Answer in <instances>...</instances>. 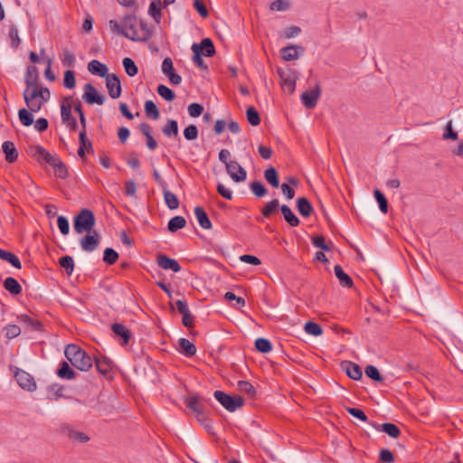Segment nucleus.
<instances>
[{"label": "nucleus", "instance_id": "nucleus-44", "mask_svg": "<svg viewBox=\"0 0 463 463\" xmlns=\"http://www.w3.org/2000/svg\"><path fill=\"white\" fill-rule=\"evenodd\" d=\"M33 111L26 109L24 108L18 110V118L22 125L24 127H30L33 123Z\"/></svg>", "mask_w": 463, "mask_h": 463}, {"label": "nucleus", "instance_id": "nucleus-56", "mask_svg": "<svg viewBox=\"0 0 463 463\" xmlns=\"http://www.w3.org/2000/svg\"><path fill=\"white\" fill-rule=\"evenodd\" d=\"M279 207V202L278 199H273L267 203L266 205L261 209V214L265 218H269L271 214L276 212Z\"/></svg>", "mask_w": 463, "mask_h": 463}, {"label": "nucleus", "instance_id": "nucleus-5", "mask_svg": "<svg viewBox=\"0 0 463 463\" xmlns=\"http://www.w3.org/2000/svg\"><path fill=\"white\" fill-rule=\"evenodd\" d=\"M213 397L220 402V404L228 411L233 412L237 409L241 408L245 400L240 395H231L222 391H214Z\"/></svg>", "mask_w": 463, "mask_h": 463}, {"label": "nucleus", "instance_id": "nucleus-38", "mask_svg": "<svg viewBox=\"0 0 463 463\" xmlns=\"http://www.w3.org/2000/svg\"><path fill=\"white\" fill-rule=\"evenodd\" d=\"M178 122L175 119L169 118L162 128V132L167 137H178Z\"/></svg>", "mask_w": 463, "mask_h": 463}, {"label": "nucleus", "instance_id": "nucleus-15", "mask_svg": "<svg viewBox=\"0 0 463 463\" xmlns=\"http://www.w3.org/2000/svg\"><path fill=\"white\" fill-rule=\"evenodd\" d=\"M156 263L160 268L165 270H172L174 272H179L181 270L179 262L164 253H157Z\"/></svg>", "mask_w": 463, "mask_h": 463}, {"label": "nucleus", "instance_id": "nucleus-25", "mask_svg": "<svg viewBox=\"0 0 463 463\" xmlns=\"http://www.w3.org/2000/svg\"><path fill=\"white\" fill-rule=\"evenodd\" d=\"M298 50L301 51V52H304V48L302 46L288 45L283 47L280 50L281 56L287 61L296 60L299 56Z\"/></svg>", "mask_w": 463, "mask_h": 463}, {"label": "nucleus", "instance_id": "nucleus-47", "mask_svg": "<svg viewBox=\"0 0 463 463\" xmlns=\"http://www.w3.org/2000/svg\"><path fill=\"white\" fill-rule=\"evenodd\" d=\"M156 91L162 99L168 102H171L175 99V93L174 90L164 84H159L157 86Z\"/></svg>", "mask_w": 463, "mask_h": 463}, {"label": "nucleus", "instance_id": "nucleus-16", "mask_svg": "<svg viewBox=\"0 0 463 463\" xmlns=\"http://www.w3.org/2000/svg\"><path fill=\"white\" fill-rule=\"evenodd\" d=\"M369 424L373 427L376 430L386 433L388 436L393 439H397L401 435L400 428L392 422H385L379 424L375 421H370Z\"/></svg>", "mask_w": 463, "mask_h": 463}, {"label": "nucleus", "instance_id": "nucleus-36", "mask_svg": "<svg viewBox=\"0 0 463 463\" xmlns=\"http://www.w3.org/2000/svg\"><path fill=\"white\" fill-rule=\"evenodd\" d=\"M0 259L4 261L8 262L15 269H20L22 268V263L19 258L11 251L0 249Z\"/></svg>", "mask_w": 463, "mask_h": 463}, {"label": "nucleus", "instance_id": "nucleus-59", "mask_svg": "<svg viewBox=\"0 0 463 463\" xmlns=\"http://www.w3.org/2000/svg\"><path fill=\"white\" fill-rule=\"evenodd\" d=\"M345 411H347L348 414H350L351 416L354 417L355 419H357L361 421H364V422L368 421L367 415L364 413V411H362L359 408L345 407Z\"/></svg>", "mask_w": 463, "mask_h": 463}, {"label": "nucleus", "instance_id": "nucleus-60", "mask_svg": "<svg viewBox=\"0 0 463 463\" xmlns=\"http://www.w3.org/2000/svg\"><path fill=\"white\" fill-rule=\"evenodd\" d=\"M54 175L61 179H66L69 176V172L66 165L62 161H59L53 167Z\"/></svg>", "mask_w": 463, "mask_h": 463}, {"label": "nucleus", "instance_id": "nucleus-40", "mask_svg": "<svg viewBox=\"0 0 463 463\" xmlns=\"http://www.w3.org/2000/svg\"><path fill=\"white\" fill-rule=\"evenodd\" d=\"M162 191H163L165 203L167 205V207L170 210L177 209L179 206V200H178L177 196L174 193L170 192L167 189V187H165Z\"/></svg>", "mask_w": 463, "mask_h": 463}, {"label": "nucleus", "instance_id": "nucleus-43", "mask_svg": "<svg viewBox=\"0 0 463 463\" xmlns=\"http://www.w3.org/2000/svg\"><path fill=\"white\" fill-rule=\"evenodd\" d=\"M255 349L261 354H268L272 350L271 342L263 337H259L254 342Z\"/></svg>", "mask_w": 463, "mask_h": 463}, {"label": "nucleus", "instance_id": "nucleus-20", "mask_svg": "<svg viewBox=\"0 0 463 463\" xmlns=\"http://www.w3.org/2000/svg\"><path fill=\"white\" fill-rule=\"evenodd\" d=\"M2 151L7 163L13 164L18 159L19 154L13 141H5L2 144Z\"/></svg>", "mask_w": 463, "mask_h": 463}, {"label": "nucleus", "instance_id": "nucleus-57", "mask_svg": "<svg viewBox=\"0 0 463 463\" xmlns=\"http://www.w3.org/2000/svg\"><path fill=\"white\" fill-rule=\"evenodd\" d=\"M9 37L11 40L10 46L14 50L18 49L21 44V39L18 34V29L14 24H12L9 28Z\"/></svg>", "mask_w": 463, "mask_h": 463}, {"label": "nucleus", "instance_id": "nucleus-48", "mask_svg": "<svg viewBox=\"0 0 463 463\" xmlns=\"http://www.w3.org/2000/svg\"><path fill=\"white\" fill-rule=\"evenodd\" d=\"M365 375L370 378L371 380L377 382V383H383L384 381V378L380 373L377 367L374 365L369 364L364 369Z\"/></svg>", "mask_w": 463, "mask_h": 463}, {"label": "nucleus", "instance_id": "nucleus-29", "mask_svg": "<svg viewBox=\"0 0 463 463\" xmlns=\"http://www.w3.org/2000/svg\"><path fill=\"white\" fill-rule=\"evenodd\" d=\"M194 215L197 219L199 225L204 230H210L212 228V222L210 221L206 212L201 206L194 208Z\"/></svg>", "mask_w": 463, "mask_h": 463}, {"label": "nucleus", "instance_id": "nucleus-30", "mask_svg": "<svg viewBox=\"0 0 463 463\" xmlns=\"http://www.w3.org/2000/svg\"><path fill=\"white\" fill-rule=\"evenodd\" d=\"M297 209L299 214L305 218L309 217L314 211L311 203L306 197L298 198Z\"/></svg>", "mask_w": 463, "mask_h": 463}, {"label": "nucleus", "instance_id": "nucleus-22", "mask_svg": "<svg viewBox=\"0 0 463 463\" xmlns=\"http://www.w3.org/2000/svg\"><path fill=\"white\" fill-rule=\"evenodd\" d=\"M24 82L26 88H32L33 86H38L40 84L39 71L36 66L31 65L27 67Z\"/></svg>", "mask_w": 463, "mask_h": 463}, {"label": "nucleus", "instance_id": "nucleus-11", "mask_svg": "<svg viewBox=\"0 0 463 463\" xmlns=\"http://www.w3.org/2000/svg\"><path fill=\"white\" fill-rule=\"evenodd\" d=\"M321 86L317 82L312 90L303 92L300 99L304 106L308 109H314L321 96Z\"/></svg>", "mask_w": 463, "mask_h": 463}, {"label": "nucleus", "instance_id": "nucleus-2", "mask_svg": "<svg viewBox=\"0 0 463 463\" xmlns=\"http://www.w3.org/2000/svg\"><path fill=\"white\" fill-rule=\"evenodd\" d=\"M64 355L71 365L80 371L87 372L92 367V358L90 355L75 344L66 345Z\"/></svg>", "mask_w": 463, "mask_h": 463}, {"label": "nucleus", "instance_id": "nucleus-24", "mask_svg": "<svg viewBox=\"0 0 463 463\" xmlns=\"http://www.w3.org/2000/svg\"><path fill=\"white\" fill-rule=\"evenodd\" d=\"M88 71L93 74L101 78L109 75L108 67L97 60H92L88 63Z\"/></svg>", "mask_w": 463, "mask_h": 463}, {"label": "nucleus", "instance_id": "nucleus-54", "mask_svg": "<svg viewBox=\"0 0 463 463\" xmlns=\"http://www.w3.org/2000/svg\"><path fill=\"white\" fill-rule=\"evenodd\" d=\"M304 329L307 334L314 336H319L323 334L322 326L313 321H307L304 326Z\"/></svg>", "mask_w": 463, "mask_h": 463}, {"label": "nucleus", "instance_id": "nucleus-1", "mask_svg": "<svg viewBox=\"0 0 463 463\" xmlns=\"http://www.w3.org/2000/svg\"><path fill=\"white\" fill-rule=\"evenodd\" d=\"M125 37L134 42H146L151 37V31L143 21H137L133 14H128L123 21Z\"/></svg>", "mask_w": 463, "mask_h": 463}, {"label": "nucleus", "instance_id": "nucleus-32", "mask_svg": "<svg viewBox=\"0 0 463 463\" xmlns=\"http://www.w3.org/2000/svg\"><path fill=\"white\" fill-rule=\"evenodd\" d=\"M71 99V97H65L61 105V118L64 124H67L75 118L71 115V104L70 103Z\"/></svg>", "mask_w": 463, "mask_h": 463}, {"label": "nucleus", "instance_id": "nucleus-55", "mask_svg": "<svg viewBox=\"0 0 463 463\" xmlns=\"http://www.w3.org/2000/svg\"><path fill=\"white\" fill-rule=\"evenodd\" d=\"M373 195H374L376 202L379 204L380 211L383 213H387L389 205H388V201H387L385 195L378 189H375L373 191Z\"/></svg>", "mask_w": 463, "mask_h": 463}, {"label": "nucleus", "instance_id": "nucleus-9", "mask_svg": "<svg viewBox=\"0 0 463 463\" xmlns=\"http://www.w3.org/2000/svg\"><path fill=\"white\" fill-rule=\"evenodd\" d=\"M14 378L18 385L24 391L33 392L36 390L34 378L27 372L17 368L14 373Z\"/></svg>", "mask_w": 463, "mask_h": 463}, {"label": "nucleus", "instance_id": "nucleus-13", "mask_svg": "<svg viewBox=\"0 0 463 463\" xmlns=\"http://www.w3.org/2000/svg\"><path fill=\"white\" fill-rule=\"evenodd\" d=\"M106 87L108 89L109 95L111 99H118L120 97L122 92L121 83L118 76L115 73H110L106 77Z\"/></svg>", "mask_w": 463, "mask_h": 463}, {"label": "nucleus", "instance_id": "nucleus-31", "mask_svg": "<svg viewBox=\"0 0 463 463\" xmlns=\"http://www.w3.org/2000/svg\"><path fill=\"white\" fill-rule=\"evenodd\" d=\"M139 129L146 138V146L148 147V149L155 150L157 147V142L151 134V127L149 126V124L146 122L141 123L139 125Z\"/></svg>", "mask_w": 463, "mask_h": 463}, {"label": "nucleus", "instance_id": "nucleus-50", "mask_svg": "<svg viewBox=\"0 0 463 463\" xmlns=\"http://www.w3.org/2000/svg\"><path fill=\"white\" fill-rule=\"evenodd\" d=\"M122 64H123V67H124V70L126 71V73L130 76V77H134L137 74L138 72V68L137 66L136 65L135 61L129 58V57H125L122 61Z\"/></svg>", "mask_w": 463, "mask_h": 463}, {"label": "nucleus", "instance_id": "nucleus-8", "mask_svg": "<svg viewBox=\"0 0 463 463\" xmlns=\"http://www.w3.org/2000/svg\"><path fill=\"white\" fill-rule=\"evenodd\" d=\"M99 243L100 235L96 230L88 232L80 241L81 250L86 252L94 251L99 247Z\"/></svg>", "mask_w": 463, "mask_h": 463}, {"label": "nucleus", "instance_id": "nucleus-12", "mask_svg": "<svg viewBox=\"0 0 463 463\" xmlns=\"http://www.w3.org/2000/svg\"><path fill=\"white\" fill-rule=\"evenodd\" d=\"M225 166L227 174L235 183L245 181L247 172L237 161L231 160Z\"/></svg>", "mask_w": 463, "mask_h": 463}, {"label": "nucleus", "instance_id": "nucleus-41", "mask_svg": "<svg viewBox=\"0 0 463 463\" xmlns=\"http://www.w3.org/2000/svg\"><path fill=\"white\" fill-rule=\"evenodd\" d=\"M146 116L152 120H156L160 117V111L154 101L146 100L144 105Z\"/></svg>", "mask_w": 463, "mask_h": 463}, {"label": "nucleus", "instance_id": "nucleus-53", "mask_svg": "<svg viewBox=\"0 0 463 463\" xmlns=\"http://www.w3.org/2000/svg\"><path fill=\"white\" fill-rule=\"evenodd\" d=\"M246 117L248 122L251 126L256 127L260 125V117L258 110L254 107L250 106L246 109Z\"/></svg>", "mask_w": 463, "mask_h": 463}, {"label": "nucleus", "instance_id": "nucleus-26", "mask_svg": "<svg viewBox=\"0 0 463 463\" xmlns=\"http://www.w3.org/2000/svg\"><path fill=\"white\" fill-rule=\"evenodd\" d=\"M178 346V351L186 357H192L196 354V346L186 338H180Z\"/></svg>", "mask_w": 463, "mask_h": 463}, {"label": "nucleus", "instance_id": "nucleus-18", "mask_svg": "<svg viewBox=\"0 0 463 463\" xmlns=\"http://www.w3.org/2000/svg\"><path fill=\"white\" fill-rule=\"evenodd\" d=\"M341 369L345 372L346 375L354 380H360L363 376L362 368L355 363L351 361H343Z\"/></svg>", "mask_w": 463, "mask_h": 463}, {"label": "nucleus", "instance_id": "nucleus-23", "mask_svg": "<svg viewBox=\"0 0 463 463\" xmlns=\"http://www.w3.org/2000/svg\"><path fill=\"white\" fill-rule=\"evenodd\" d=\"M56 374L59 378L63 380H72L77 376L76 372L66 361H62L59 364Z\"/></svg>", "mask_w": 463, "mask_h": 463}, {"label": "nucleus", "instance_id": "nucleus-62", "mask_svg": "<svg viewBox=\"0 0 463 463\" xmlns=\"http://www.w3.org/2000/svg\"><path fill=\"white\" fill-rule=\"evenodd\" d=\"M198 128L195 125L191 124L184 129V137L186 140L192 141L198 137Z\"/></svg>", "mask_w": 463, "mask_h": 463}, {"label": "nucleus", "instance_id": "nucleus-17", "mask_svg": "<svg viewBox=\"0 0 463 463\" xmlns=\"http://www.w3.org/2000/svg\"><path fill=\"white\" fill-rule=\"evenodd\" d=\"M111 330L116 336L120 338L119 344L122 346L128 345L132 334L127 326L123 324L114 323L111 325Z\"/></svg>", "mask_w": 463, "mask_h": 463}, {"label": "nucleus", "instance_id": "nucleus-37", "mask_svg": "<svg viewBox=\"0 0 463 463\" xmlns=\"http://www.w3.org/2000/svg\"><path fill=\"white\" fill-rule=\"evenodd\" d=\"M264 178L272 187L278 188L279 186V173L274 166H269L264 171Z\"/></svg>", "mask_w": 463, "mask_h": 463}, {"label": "nucleus", "instance_id": "nucleus-63", "mask_svg": "<svg viewBox=\"0 0 463 463\" xmlns=\"http://www.w3.org/2000/svg\"><path fill=\"white\" fill-rule=\"evenodd\" d=\"M280 84L283 90H288L289 94H292L296 89V78L287 77L281 80Z\"/></svg>", "mask_w": 463, "mask_h": 463}, {"label": "nucleus", "instance_id": "nucleus-27", "mask_svg": "<svg viewBox=\"0 0 463 463\" xmlns=\"http://www.w3.org/2000/svg\"><path fill=\"white\" fill-rule=\"evenodd\" d=\"M335 275L338 279L342 287L350 288L354 286L352 278L346 274L340 265H335L334 268Z\"/></svg>", "mask_w": 463, "mask_h": 463}, {"label": "nucleus", "instance_id": "nucleus-19", "mask_svg": "<svg viewBox=\"0 0 463 463\" xmlns=\"http://www.w3.org/2000/svg\"><path fill=\"white\" fill-rule=\"evenodd\" d=\"M80 139V147L78 149V155L82 159L86 158V151L93 154L94 150L92 147V143L87 138V131H80L79 134Z\"/></svg>", "mask_w": 463, "mask_h": 463}, {"label": "nucleus", "instance_id": "nucleus-51", "mask_svg": "<svg viewBox=\"0 0 463 463\" xmlns=\"http://www.w3.org/2000/svg\"><path fill=\"white\" fill-rule=\"evenodd\" d=\"M250 189L252 192V194L258 198L265 196L268 193L267 188L260 181H253L252 183H250Z\"/></svg>", "mask_w": 463, "mask_h": 463}, {"label": "nucleus", "instance_id": "nucleus-6", "mask_svg": "<svg viewBox=\"0 0 463 463\" xmlns=\"http://www.w3.org/2000/svg\"><path fill=\"white\" fill-rule=\"evenodd\" d=\"M23 97L26 106L31 111L38 112L42 109L43 104L41 100V92L38 90V86L26 88L23 93Z\"/></svg>", "mask_w": 463, "mask_h": 463}, {"label": "nucleus", "instance_id": "nucleus-52", "mask_svg": "<svg viewBox=\"0 0 463 463\" xmlns=\"http://www.w3.org/2000/svg\"><path fill=\"white\" fill-rule=\"evenodd\" d=\"M119 258L118 253L112 248H106L103 252L102 260L108 265L115 264Z\"/></svg>", "mask_w": 463, "mask_h": 463}, {"label": "nucleus", "instance_id": "nucleus-64", "mask_svg": "<svg viewBox=\"0 0 463 463\" xmlns=\"http://www.w3.org/2000/svg\"><path fill=\"white\" fill-rule=\"evenodd\" d=\"M379 459L383 463H393L395 460L393 453L388 449H382L380 450Z\"/></svg>", "mask_w": 463, "mask_h": 463}, {"label": "nucleus", "instance_id": "nucleus-45", "mask_svg": "<svg viewBox=\"0 0 463 463\" xmlns=\"http://www.w3.org/2000/svg\"><path fill=\"white\" fill-rule=\"evenodd\" d=\"M59 265L64 269L66 274L71 276L74 270V260L69 255L62 256L59 259Z\"/></svg>", "mask_w": 463, "mask_h": 463}, {"label": "nucleus", "instance_id": "nucleus-39", "mask_svg": "<svg viewBox=\"0 0 463 463\" xmlns=\"http://www.w3.org/2000/svg\"><path fill=\"white\" fill-rule=\"evenodd\" d=\"M186 225V220L180 215L174 216L167 223V230L174 233L178 230L184 228Z\"/></svg>", "mask_w": 463, "mask_h": 463}, {"label": "nucleus", "instance_id": "nucleus-3", "mask_svg": "<svg viewBox=\"0 0 463 463\" xmlns=\"http://www.w3.org/2000/svg\"><path fill=\"white\" fill-rule=\"evenodd\" d=\"M191 50L193 52V62L200 69L207 71L208 66L202 56L213 57L215 54L213 42L210 38H203L200 43H194Z\"/></svg>", "mask_w": 463, "mask_h": 463}, {"label": "nucleus", "instance_id": "nucleus-35", "mask_svg": "<svg viewBox=\"0 0 463 463\" xmlns=\"http://www.w3.org/2000/svg\"><path fill=\"white\" fill-rule=\"evenodd\" d=\"M18 318L22 323L30 326L34 331L42 332L44 329V326L40 320L34 319L26 314L20 315Z\"/></svg>", "mask_w": 463, "mask_h": 463}, {"label": "nucleus", "instance_id": "nucleus-14", "mask_svg": "<svg viewBox=\"0 0 463 463\" xmlns=\"http://www.w3.org/2000/svg\"><path fill=\"white\" fill-rule=\"evenodd\" d=\"M175 307L178 312L183 316L182 323L187 327L191 328L194 326V317L191 314L188 305L185 300L178 299L175 301Z\"/></svg>", "mask_w": 463, "mask_h": 463}, {"label": "nucleus", "instance_id": "nucleus-58", "mask_svg": "<svg viewBox=\"0 0 463 463\" xmlns=\"http://www.w3.org/2000/svg\"><path fill=\"white\" fill-rule=\"evenodd\" d=\"M76 85L75 72L68 70L64 72L63 86L66 89H73Z\"/></svg>", "mask_w": 463, "mask_h": 463}, {"label": "nucleus", "instance_id": "nucleus-4", "mask_svg": "<svg viewBox=\"0 0 463 463\" xmlns=\"http://www.w3.org/2000/svg\"><path fill=\"white\" fill-rule=\"evenodd\" d=\"M95 224V214L87 208L81 209L73 218V229L79 234L93 231Z\"/></svg>", "mask_w": 463, "mask_h": 463}, {"label": "nucleus", "instance_id": "nucleus-21", "mask_svg": "<svg viewBox=\"0 0 463 463\" xmlns=\"http://www.w3.org/2000/svg\"><path fill=\"white\" fill-rule=\"evenodd\" d=\"M62 432L66 437L74 441L86 443L90 440V437L86 433L76 430L69 425L62 428Z\"/></svg>", "mask_w": 463, "mask_h": 463}, {"label": "nucleus", "instance_id": "nucleus-10", "mask_svg": "<svg viewBox=\"0 0 463 463\" xmlns=\"http://www.w3.org/2000/svg\"><path fill=\"white\" fill-rule=\"evenodd\" d=\"M82 99L90 105H102L106 100L105 95L99 93L91 83L85 84Z\"/></svg>", "mask_w": 463, "mask_h": 463}, {"label": "nucleus", "instance_id": "nucleus-46", "mask_svg": "<svg viewBox=\"0 0 463 463\" xmlns=\"http://www.w3.org/2000/svg\"><path fill=\"white\" fill-rule=\"evenodd\" d=\"M237 388L240 392L247 394L250 398H254L256 396V390L254 386L248 381H239Z\"/></svg>", "mask_w": 463, "mask_h": 463}, {"label": "nucleus", "instance_id": "nucleus-61", "mask_svg": "<svg viewBox=\"0 0 463 463\" xmlns=\"http://www.w3.org/2000/svg\"><path fill=\"white\" fill-rule=\"evenodd\" d=\"M61 62L63 66L73 67L76 61L75 55L68 49L62 50Z\"/></svg>", "mask_w": 463, "mask_h": 463}, {"label": "nucleus", "instance_id": "nucleus-33", "mask_svg": "<svg viewBox=\"0 0 463 463\" xmlns=\"http://www.w3.org/2000/svg\"><path fill=\"white\" fill-rule=\"evenodd\" d=\"M3 287L14 296L21 294L23 290L20 283L13 277H7L3 282Z\"/></svg>", "mask_w": 463, "mask_h": 463}, {"label": "nucleus", "instance_id": "nucleus-7", "mask_svg": "<svg viewBox=\"0 0 463 463\" xmlns=\"http://www.w3.org/2000/svg\"><path fill=\"white\" fill-rule=\"evenodd\" d=\"M203 402H210L211 400L202 398L198 394H193L185 398L184 401L186 407L195 413L197 420L198 418H203L206 416Z\"/></svg>", "mask_w": 463, "mask_h": 463}, {"label": "nucleus", "instance_id": "nucleus-49", "mask_svg": "<svg viewBox=\"0 0 463 463\" xmlns=\"http://www.w3.org/2000/svg\"><path fill=\"white\" fill-rule=\"evenodd\" d=\"M148 14L153 17V19L159 23L161 19V1L154 0L150 3L148 8Z\"/></svg>", "mask_w": 463, "mask_h": 463}, {"label": "nucleus", "instance_id": "nucleus-28", "mask_svg": "<svg viewBox=\"0 0 463 463\" xmlns=\"http://www.w3.org/2000/svg\"><path fill=\"white\" fill-rule=\"evenodd\" d=\"M95 364L97 371L104 375L106 378L112 377L113 372L110 364V361L108 358L99 359L95 358Z\"/></svg>", "mask_w": 463, "mask_h": 463}, {"label": "nucleus", "instance_id": "nucleus-42", "mask_svg": "<svg viewBox=\"0 0 463 463\" xmlns=\"http://www.w3.org/2000/svg\"><path fill=\"white\" fill-rule=\"evenodd\" d=\"M311 242L316 248H319L325 251H330L333 248V242H326L323 235H314L311 237Z\"/></svg>", "mask_w": 463, "mask_h": 463}, {"label": "nucleus", "instance_id": "nucleus-34", "mask_svg": "<svg viewBox=\"0 0 463 463\" xmlns=\"http://www.w3.org/2000/svg\"><path fill=\"white\" fill-rule=\"evenodd\" d=\"M281 213L285 219V221L291 226L297 227L299 225V219L296 216V214L292 212L289 206L287 204H283L280 206Z\"/></svg>", "mask_w": 463, "mask_h": 463}]
</instances>
